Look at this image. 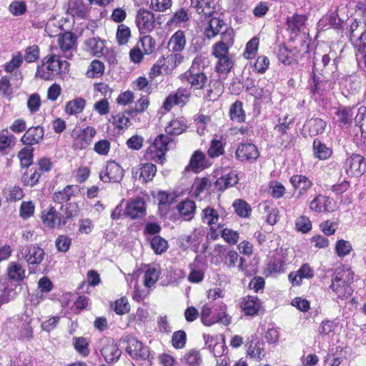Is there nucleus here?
<instances>
[{"label":"nucleus","mask_w":366,"mask_h":366,"mask_svg":"<svg viewBox=\"0 0 366 366\" xmlns=\"http://www.w3.org/2000/svg\"><path fill=\"white\" fill-rule=\"evenodd\" d=\"M354 272L348 265H342L335 269L330 288L334 299L347 300L351 297L353 289Z\"/></svg>","instance_id":"nucleus-1"},{"label":"nucleus","mask_w":366,"mask_h":366,"mask_svg":"<svg viewBox=\"0 0 366 366\" xmlns=\"http://www.w3.org/2000/svg\"><path fill=\"white\" fill-rule=\"evenodd\" d=\"M38 66L36 76L44 80H52L58 75L66 74L69 71V63L61 60L59 53H52L45 56Z\"/></svg>","instance_id":"nucleus-2"},{"label":"nucleus","mask_w":366,"mask_h":366,"mask_svg":"<svg viewBox=\"0 0 366 366\" xmlns=\"http://www.w3.org/2000/svg\"><path fill=\"white\" fill-rule=\"evenodd\" d=\"M172 144V138L168 137L167 135L159 134L155 138L154 143L147 148L145 158L147 160L162 164L165 159V154Z\"/></svg>","instance_id":"nucleus-3"},{"label":"nucleus","mask_w":366,"mask_h":366,"mask_svg":"<svg viewBox=\"0 0 366 366\" xmlns=\"http://www.w3.org/2000/svg\"><path fill=\"white\" fill-rule=\"evenodd\" d=\"M342 170L347 177H360L366 172V159L352 154L344 161Z\"/></svg>","instance_id":"nucleus-4"},{"label":"nucleus","mask_w":366,"mask_h":366,"mask_svg":"<svg viewBox=\"0 0 366 366\" xmlns=\"http://www.w3.org/2000/svg\"><path fill=\"white\" fill-rule=\"evenodd\" d=\"M98 350L105 362L109 364L117 362L122 355V351L117 343L112 338H102L99 342Z\"/></svg>","instance_id":"nucleus-5"},{"label":"nucleus","mask_w":366,"mask_h":366,"mask_svg":"<svg viewBox=\"0 0 366 366\" xmlns=\"http://www.w3.org/2000/svg\"><path fill=\"white\" fill-rule=\"evenodd\" d=\"M202 222L210 227V237L212 239H217L218 237L217 230L224 227L223 219L220 217L217 210L211 207H207L202 210Z\"/></svg>","instance_id":"nucleus-6"},{"label":"nucleus","mask_w":366,"mask_h":366,"mask_svg":"<svg viewBox=\"0 0 366 366\" xmlns=\"http://www.w3.org/2000/svg\"><path fill=\"white\" fill-rule=\"evenodd\" d=\"M136 24L140 34H146L150 33L155 28L154 13L146 9H140L137 12Z\"/></svg>","instance_id":"nucleus-7"},{"label":"nucleus","mask_w":366,"mask_h":366,"mask_svg":"<svg viewBox=\"0 0 366 366\" xmlns=\"http://www.w3.org/2000/svg\"><path fill=\"white\" fill-rule=\"evenodd\" d=\"M122 167L114 161L108 162L100 173V179L104 182H119L124 176Z\"/></svg>","instance_id":"nucleus-8"},{"label":"nucleus","mask_w":366,"mask_h":366,"mask_svg":"<svg viewBox=\"0 0 366 366\" xmlns=\"http://www.w3.org/2000/svg\"><path fill=\"white\" fill-rule=\"evenodd\" d=\"M191 93L187 88H179L175 92L170 94L163 103V108L169 111L174 105H184L189 101Z\"/></svg>","instance_id":"nucleus-9"},{"label":"nucleus","mask_w":366,"mask_h":366,"mask_svg":"<svg viewBox=\"0 0 366 366\" xmlns=\"http://www.w3.org/2000/svg\"><path fill=\"white\" fill-rule=\"evenodd\" d=\"M20 253L29 264H39L45 256L44 249L36 244L23 247Z\"/></svg>","instance_id":"nucleus-10"},{"label":"nucleus","mask_w":366,"mask_h":366,"mask_svg":"<svg viewBox=\"0 0 366 366\" xmlns=\"http://www.w3.org/2000/svg\"><path fill=\"white\" fill-rule=\"evenodd\" d=\"M157 172V167L154 164L146 163L132 168L133 178L147 183L153 179Z\"/></svg>","instance_id":"nucleus-11"},{"label":"nucleus","mask_w":366,"mask_h":366,"mask_svg":"<svg viewBox=\"0 0 366 366\" xmlns=\"http://www.w3.org/2000/svg\"><path fill=\"white\" fill-rule=\"evenodd\" d=\"M182 82L190 84L194 89H202L207 82V76L203 71H187L179 76Z\"/></svg>","instance_id":"nucleus-12"},{"label":"nucleus","mask_w":366,"mask_h":366,"mask_svg":"<svg viewBox=\"0 0 366 366\" xmlns=\"http://www.w3.org/2000/svg\"><path fill=\"white\" fill-rule=\"evenodd\" d=\"M235 155L237 159L242 162L254 161L259 157V152L254 144L242 143L237 147Z\"/></svg>","instance_id":"nucleus-13"},{"label":"nucleus","mask_w":366,"mask_h":366,"mask_svg":"<svg viewBox=\"0 0 366 366\" xmlns=\"http://www.w3.org/2000/svg\"><path fill=\"white\" fill-rule=\"evenodd\" d=\"M58 43L62 55L70 59L76 48V37L71 32H65L59 36Z\"/></svg>","instance_id":"nucleus-14"},{"label":"nucleus","mask_w":366,"mask_h":366,"mask_svg":"<svg viewBox=\"0 0 366 366\" xmlns=\"http://www.w3.org/2000/svg\"><path fill=\"white\" fill-rule=\"evenodd\" d=\"M127 342L128 345L126 347V351L132 358L146 360L149 357V351L148 347L144 346L136 338H130Z\"/></svg>","instance_id":"nucleus-15"},{"label":"nucleus","mask_w":366,"mask_h":366,"mask_svg":"<svg viewBox=\"0 0 366 366\" xmlns=\"http://www.w3.org/2000/svg\"><path fill=\"white\" fill-rule=\"evenodd\" d=\"M97 131L92 127H87L81 130L74 139V147L77 149H86L92 142Z\"/></svg>","instance_id":"nucleus-16"},{"label":"nucleus","mask_w":366,"mask_h":366,"mask_svg":"<svg viewBox=\"0 0 366 366\" xmlns=\"http://www.w3.org/2000/svg\"><path fill=\"white\" fill-rule=\"evenodd\" d=\"M286 262V255L282 251L276 252L269 257L265 271L268 275L282 272Z\"/></svg>","instance_id":"nucleus-17"},{"label":"nucleus","mask_w":366,"mask_h":366,"mask_svg":"<svg viewBox=\"0 0 366 366\" xmlns=\"http://www.w3.org/2000/svg\"><path fill=\"white\" fill-rule=\"evenodd\" d=\"M315 272L308 264H304L296 272H290L288 278L293 286L301 285L303 279H311L314 277Z\"/></svg>","instance_id":"nucleus-18"},{"label":"nucleus","mask_w":366,"mask_h":366,"mask_svg":"<svg viewBox=\"0 0 366 366\" xmlns=\"http://www.w3.org/2000/svg\"><path fill=\"white\" fill-rule=\"evenodd\" d=\"M310 209L316 212H329L333 210L332 199L319 194L310 202Z\"/></svg>","instance_id":"nucleus-19"},{"label":"nucleus","mask_w":366,"mask_h":366,"mask_svg":"<svg viewBox=\"0 0 366 366\" xmlns=\"http://www.w3.org/2000/svg\"><path fill=\"white\" fill-rule=\"evenodd\" d=\"M290 182L294 189L298 190V197L304 195L313 185L309 177L302 174L292 175Z\"/></svg>","instance_id":"nucleus-20"},{"label":"nucleus","mask_w":366,"mask_h":366,"mask_svg":"<svg viewBox=\"0 0 366 366\" xmlns=\"http://www.w3.org/2000/svg\"><path fill=\"white\" fill-rule=\"evenodd\" d=\"M186 42L184 31L178 30L170 37L167 44V48L171 52L180 54L184 49Z\"/></svg>","instance_id":"nucleus-21"},{"label":"nucleus","mask_w":366,"mask_h":366,"mask_svg":"<svg viewBox=\"0 0 366 366\" xmlns=\"http://www.w3.org/2000/svg\"><path fill=\"white\" fill-rule=\"evenodd\" d=\"M44 129L40 126L32 127L26 130L21 137V142L26 145H34L40 142L44 137Z\"/></svg>","instance_id":"nucleus-22"},{"label":"nucleus","mask_w":366,"mask_h":366,"mask_svg":"<svg viewBox=\"0 0 366 366\" xmlns=\"http://www.w3.org/2000/svg\"><path fill=\"white\" fill-rule=\"evenodd\" d=\"M145 213V203L142 199H135L128 202L126 208V214L132 219L143 217Z\"/></svg>","instance_id":"nucleus-23"},{"label":"nucleus","mask_w":366,"mask_h":366,"mask_svg":"<svg viewBox=\"0 0 366 366\" xmlns=\"http://www.w3.org/2000/svg\"><path fill=\"white\" fill-rule=\"evenodd\" d=\"M79 192L78 185H67L62 190L58 191L54 194L53 199L59 204L67 202L74 196H76Z\"/></svg>","instance_id":"nucleus-24"},{"label":"nucleus","mask_w":366,"mask_h":366,"mask_svg":"<svg viewBox=\"0 0 366 366\" xmlns=\"http://www.w3.org/2000/svg\"><path fill=\"white\" fill-rule=\"evenodd\" d=\"M187 128V124L183 119H172L165 127V134L168 137L172 139V142L174 137L177 135L182 134Z\"/></svg>","instance_id":"nucleus-25"},{"label":"nucleus","mask_w":366,"mask_h":366,"mask_svg":"<svg viewBox=\"0 0 366 366\" xmlns=\"http://www.w3.org/2000/svg\"><path fill=\"white\" fill-rule=\"evenodd\" d=\"M205 232L202 227L195 228L189 235H187L184 240L187 247L197 251L204 237Z\"/></svg>","instance_id":"nucleus-26"},{"label":"nucleus","mask_w":366,"mask_h":366,"mask_svg":"<svg viewBox=\"0 0 366 366\" xmlns=\"http://www.w3.org/2000/svg\"><path fill=\"white\" fill-rule=\"evenodd\" d=\"M238 182V177L234 172H224L216 180L215 187L218 190L223 191L234 186Z\"/></svg>","instance_id":"nucleus-27"},{"label":"nucleus","mask_w":366,"mask_h":366,"mask_svg":"<svg viewBox=\"0 0 366 366\" xmlns=\"http://www.w3.org/2000/svg\"><path fill=\"white\" fill-rule=\"evenodd\" d=\"M183 56L181 54L172 52L166 57L159 59L163 66V71L165 74L171 72L177 65L183 61Z\"/></svg>","instance_id":"nucleus-28"},{"label":"nucleus","mask_w":366,"mask_h":366,"mask_svg":"<svg viewBox=\"0 0 366 366\" xmlns=\"http://www.w3.org/2000/svg\"><path fill=\"white\" fill-rule=\"evenodd\" d=\"M260 301L256 297L253 296H247L243 298L241 307L243 312L247 315H254L257 313L260 308Z\"/></svg>","instance_id":"nucleus-29"},{"label":"nucleus","mask_w":366,"mask_h":366,"mask_svg":"<svg viewBox=\"0 0 366 366\" xmlns=\"http://www.w3.org/2000/svg\"><path fill=\"white\" fill-rule=\"evenodd\" d=\"M85 48L91 54L99 56L104 54L105 44L104 41L99 37H94L89 39L85 41Z\"/></svg>","instance_id":"nucleus-30"},{"label":"nucleus","mask_w":366,"mask_h":366,"mask_svg":"<svg viewBox=\"0 0 366 366\" xmlns=\"http://www.w3.org/2000/svg\"><path fill=\"white\" fill-rule=\"evenodd\" d=\"M209 166L207 161L206 159L205 154L200 152L196 151L193 155L192 156L189 164V167L190 169L194 171V172H198Z\"/></svg>","instance_id":"nucleus-31"},{"label":"nucleus","mask_w":366,"mask_h":366,"mask_svg":"<svg viewBox=\"0 0 366 366\" xmlns=\"http://www.w3.org/2000/svg\"><path fill=\"white\" fill-rule=\"evenodd\" d=\"M306 19L305 15L297 14H295L292 16H288L287 19L288 30L296 36L303 28Z\"/></svg>","instance_id":"nucleus-32"},{"label":"nucleus","mask_w":366,"mask_h":366,"mask_svg":"<svg viewBox=\"0 0 366 366\" xmlns=\"http://www.w3.org/2000/svg\"><path fill=\"white\" fill-rule=\"evenodd\" d=\"M330 88V83L318 80L315 76H313L312 82L310 84V91L315 99L323 97L326 92Z\"/></svg>","instance_id":"nucleus-33"},{"label":"nucleus","mask_w":366,"mask_h":366,"mask_svg":"<svg viewBox=\"0 0 366 366\" xmlns=\"http://www.w3.org/2000/svg\"><path fill=\"white\" fill-rule=\"evenodd\" d=\"M87 8L83 4L82 0H69L68 4V13L73 16L84 19L87 16Z\"/></svg>","instance_id":"nucleus-34"},{"label":"nucleus","mask_w":366,"mask_h":366,"mask_svg":"<svg viewBox=\"0 0 366 366\" xmlns=\"http://www.w3.org/2000/svg\"><path fill=\"white\" fill-rule=\"evenodd\" d=\"M326 125V122L322 119L313 118L306 122L305 128L308 130L309 134L312 137L322 134L325 131Z\"/></svg>","instance_id":"nucleus-35"},{"label":"nucleus","mask_w":366,"mask_h":366,"mask_svg":"<svg viewBox=\"0 0 366 366\" xmlns=\"http://www.w3.org/2000/svg\"><path fill=\"white\" fill-rule=\"evenodd\" d=\"M224 27H226V25L223 20L218 18H212L205 29V36L208 39H212L218 34L222 33Z\"/></svg>","instance_id":"nucleus-36"},{"label":"nucleus","mask_w":366,"mask_h":366,"mask_svg":"<svg viewBox=\"0 0 366 366\" xmlns=\"http://www.w3.org/2000/svg\"><path fill=\"white\" fill-rule=\"evenodd\" d=\"M243 262V258L236 251L229 250L225 256L224 264L229 269L237 268L239 271H242Z\"/></svg>","instance_id":"nucleus-37"},{"label":"nucleus","mask_w":366,"mask_h":366,"mask_svg":"<svg viewBox=\"0 0 366 366\" xmlns=\"http://www.w3.org/2000/svg\"><path fill=\"white\" fill-rule=\"evenodd\" d=\"M313 152L315 157L321 160L330 158L332 154V149L317 139L313 141Z\"/></svg>","instance_id":"nucleus-38"},{"label":"nucleus","mask_w":366,"mask_h":366,"mask_svg":"<svg viewBox=\"0 0 366 366\" xmlns=\"http://www.w3.org/2000/svg\"><path fill=\"white\" fill-rule=\"evenodd\" d=\"M85 104L86 102L83 98L74 99L66 104L65 112L69 115H76L84 110Z\"/></svg>","instance_id":"nucleus-39"},{"label":"nucleus","mask_w":366,"mask_h":366,"mask_svg":"<svg viewBox=\"0 0 366 366\" xmlns=\"http://www.w3.org/2000/svg\"><path fill=\"white\" fill-rule=\"evenodd\" d=\"M215 314L214 319L216 322L228 325L231 323V317L227 313V306L223 302H219L215 305Z\"/></svg>","instance_id":"nucleus-40"},{"label":"nucleus","mask_w":366,"mask_h":366,"mask_svg":"<svg viewBox=\"0 0 366 366\" xmlns=\"http://www.w3.org/2000/svg\"><path fill=\"white\" fill-rule=\"evenodd\" d=\"M195 209V203L192 200L187 199L178 204L179 212L185 220H190L193 218Z\"/></svg>","instance_id":"nucleus-41"},{"label":"nucleus","mask_w":366,"mask_h":366,"mask_svg":"<svg viewBox=\"0 0 366 366\" xmlns=\"http://www.w3.org/2000/svg\"><path fill=\"white\" fill-rule=\"evenodd\" d=\"M159 271L154 267L147 266L144 275V286L147 288L154 286L159 277Z\"/></svg>","instance_id":"nucleus-42"},{"label":"nucleus","mask_w":366,"mask_h":366,"mask_svg":"<svg viewBox=\"0 0 366 366\" xmlns=\"http://www.w3.org/2000/svg\"><path fill=\"white\" fill-rule=\"evenodd\" d=\"M229 116L233 122H243L245 120V114L242 109V103L236 101L232 104L229 109Z\"/></svg>","instance_id":"nucleus-43"},{"label":"nucleus","mask_w":366,"mask_h":366,"mask_svg":"<svg viewBox=\"0 0 366 366\" xmlns=\"http://www.w3.org/2000/svg\"><path fill=\"white\" fill-rule=\"evenodd\" d=\"M9 277L15 281H21L25 277V270L18 262H11L8 267Z\"/></svg>","instance_id":"nucleus-44"},{"label":"nucleus","mask_w":366,"mask_h":366,"mask_svg":"<svg viewBox=\"0 0 366 366\" xmlns=\"http://www.w3.org/2000/svg\"><path fill=\"white\" fill-rule=\"evenodd\" d=\"M41 219L45 226L49 228L54 227L58 219L56 210L53 207H49L47 209H44L41 214Z\"/></svg>","instance_id":"nucleus-45"},{"label":"nucleus","mask_w":366,"mask_h":366,"mask_svg":"<svg viewBox=\"0 0 366 366\" xmlns=\"http://www.w3.org/2000/svg\"><path fill=\"white\" fill-rule=\"evenodd\" d=\"M191 4L199 14L208 16L213 11L210 0H191Z\"/></svg>","instance_id":"nucleus-46"},{"label":"nucleus","mask_w":366,"mask_h":366,"mask_svg":"<svg viewBox=\"0 0 366 366\" xmlns=\"http://www.w3.org/2000/svg\"><path fill=\"white\" fill-rule=\"evenodd\" d=\"M104 69L103 62L99 60H93L86 71V75L89 78L100 77L104 74Z\"/></svg>","instance_id":"nucleus-47"},{"label":"nucleus","mask_w":366,"mask_h":366,"mask_svg":"<svg viewBox=\"0 0 366 366\" xmlns=\"http://www.w3.org/2000/svg\"><path fill=\"white\" fill-rule=\"evenodd\" d=\"M232 206L237 214L241 217H248L251 214V207L244 200L237 199Z\"/></svg>","instance_id":"nucleus-48"},{"label":"nucleus","mask_w":366,"mask_h":366,"mask_svg":"<svg viewBox=\"0 0 366 366\" xmlns=\"http://www.w3.org/2000/svg\"><path fill=\"white\" fill-rule=\"evenodd\" d=\"M157 199L159 201L158 205L160 212L165 214L169 210V204L172 202L173 197L164 192H159L157 195Z\"/></svg>","instance_id":"nucleus-49"},{"label":"nucleus","mask_w":366,"mask_h":366,"mask_svg":"<svg viewBox=\"0 0 366 366\" xmlns=\"http://www.w3.org/2000/svg\"><path fill=\"white\" fill-rule=\"evenodd\" d=\"M137 45H139V48H142L144 54H150L153 52L155 49V40L149 35H145L142 36Z\"/></svg>","instance_id":"nucleus-50"},{"label":"nucleus","mask_w":366,"mask_h":366,"mask_svg":"<svg viewBox=\"0 0 366 366\" xmlns=\"http://www.w3.org/2000/svg\"><path fill=\"white\" fill-rule=\"evenodd\" d=\"M259 46V39L253 37L246 44L243 56L247 59L254 58L257 52Z\"/></svg>","instance_id":"nucleus-51"},{"label":"nucleus","mask_w":366,"mask_h":366,"mask_svg":"<svg viewBox=\"0 0 366 366\" xmlns=\"http://www.w3.org/2000/svg\"><path fill=\"white\" fill-rule=\"evenodd\" d=\"M73 345L75 350L82 356L86 357L89 354V343L83 337H74Z\"/></svg>","instance_id":"nucleus-52"},{"label":"nucleus","mask_w":366,"mask_h":366,"mask_svg":"<svg viewBox=\"0 0 366 366\" xmlns=\"http://www.w3.org/2000/svg\"><path fill=\"white\" fill-rule=\"evenodd\" d=\"M131 36V31L130 29L124 25V24H120L119 25L116 34V38L117 40V42L119 45H124L126 44L129 38Z\"/></svg>","instance_id":"nucleus-53"},{"label":"nucleus","mask_w":366,"mask_h":366,"mask_svg":"<svg viewBox=\"0 0 366 366\" xmlns=\"http://www.w3.org/2000/svg\"><path fill=\"white\" fill-rule=\"evenodd\" d=\"M151 247L156 254H162L168 247L167 242L160 236H154L150 242Z\"/></svg>","instance_id":"nucleus-54"},{"label":"nucleus","mask_w":366,"mask_h":366,"mask_svg":"<svg viewBox=\"0 0 366 366\" xmlns=\"http://www.w3.org/2000/svg\"><path fill=\"white\" fill-rule=\"evenodd\" d=\"M352 245L350 242L345 239L337 240L335 244V252L338 257L342 258L352 251Z\"/></svg>","instance_id":"nucleus-55"},{"label":"nucleus","mask_w":366,"mask_h":366,"mask_svg":"<svg viewBox=\"0 0 366 366\" xmlns=\"http://www.w3.org/2000/svg\"><path fill=\"white\" fill-rule=\"evenodd\" d=\"M39 58V48L37 45H31L27 46L24 51L23 59L27 63L36 61Z\"/></svg>","instance_id":"nucleus-56"},{"label":"nucleus","mask_w":366,"mask_h":366,"mask_svg":"<svg viewBox=\"0 0 366 366\" xmlns=\"http://www.w3.org/2000/svg\"><path fill=\"white\" fill-rule=\"evenodd\" d=\"M336 114L340 124L345 125L352 122L353 117L352 109L347 107L341 108L337 110Z\"/></svg>","instance_id":"nucleus-57"},{"label":"nucleus","mask_w":366,"mask_h":366,"mask_svg":"<svg viewBox=\"0 0 366 366\" xmlns=\"http://www.w3.org/2000/svg\"><path fill=\"white\" fill-rule=\"evenodd\" d=\"M208 64L209 60L207 56L199 55L194 59L192 66L188 69V71H203L204 68L207 66Z\"/></svg>","instance_id":"nucleus-58"},{"label":"nucleus","mask_w":366,"mask_h":366,"mask_svg":"<svg viewBox=\"0 0 366 366\" xmlns=\"http://www.w3.org/2000/svg\"><path fill=\"white\" fill-rule=\"evenodd\" d=\"M224 151V147L222 141L219 139H213L211 142L207 153L210 157H217L222 155Z\"/></svg>","instance_id":"nucleus-59"},{"label":"nucleus","mask_w":366,"mask_h":366,"mask_svg":"<svg viewBox=\"0 0 366 366\" xmlns=\"http://www.w3.org/2000/svg\"><path fill=\"white\" fill-rule=\"evenodd\" d=\"M172 5V0H151L149 9L154 11L164 12L170 9Z\"/></svg>","instance_id":"nucleus-60"},{"label":"nucleus","mask_w":366,"mask_h":366,"mask_svg":"<svg viewBox=\"0 0 366 366\" xmlns=\"http://www.w3.org/2000/svg\"><path fill=\"white\" fill-rule=\"evenodd\" d=\"M220 233L222 237L226 242L229 244H235L239 239V234L237 232L229 229V228H221Z\"/></svg>","instance_id":"nucleus-61"},{"label":"nucleus","mask_w":366,"mask_h":366,"mask_svg":"<svg viewBox=\"0 0 366 366\" xmlns=\"http://www.w3.org/2000/svg\"><path fill=\"white\" fill-rule=\"evenodd\" d=\"M218 61L216 65L217 71L219 73H227L232 67L233 62L229 56L217 57Z\"/></svg>","instance_id":"nucleus-62"},{"label":"nucleus","mask_w":366,"mask_h":366,"mask_svg":"<svg viewBox=\"0 0 366 366\" xmlns=\"http://www.w3.org/2000/svg\"><path fill=\"white\" fill-rule=\"evenodd\" d=\"M189 16L188 13L184 9H181L176 11L167 21L168 25L179 24L186 22L189 20Z\"/></svg>","instance_id":"nucleus-63"},{"label":"nucleus","mask_w":366,"mask_h":366,"mask_svg":"<svg viewBox=\"0 0 366 366\" xmlns=\"http://www.w3.org/2000/svg\"><path fill=\"white\" fill-rule=\"evenodd\" d=\"M355 121L360 127L362 137L366 139V108H360Z\"/></svg>","instance_id":"nucleus-64"}]
</instances>
